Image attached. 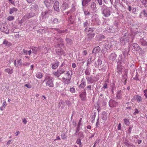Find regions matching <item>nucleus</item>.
<instances>
[{"mask_svg":"<svg viewBox=\"0 0 147 147\" xmlns=\"http://www.w3.org/2000/svg\"><path fill=\"white\" fill-rule=\"evenodd\" d=\"M88 32H92L94 31V29L93 28H89V29L88 30Z\"/></svg>","mask_w":147,"mask_h":147,"instance_id":"62","label":"nucleus"},{"mask_svg":"<svg viewBox=\"0 0 147 147\" xmlns=\"http://www.w3.org/2000/svg\"><path fill=\"white\" fill-rule=\"evenodd\" d=\"M76 143L77 144H78L80 146V145L82 144L81 142V139L80 138L77 139L76 141Z\"/></svg>","mask_w":147,"mask_h":147,"instance_id":"46","label":"nucleus"},{"mask_svg":"<svg viewBox=\"0 0 147 147\" xmlns=\"http://www.w3.org/2000/svg\"><path fill=\"white\" fill-rule=\"evenodd\" d=\"M63 103V101L62 100H60L59 102V103L58 104V107L59 108L60 107L61 104Z\"/></svg>","mask_w":147,"mask_h":147,"instance_id":"56","label":"nucleus"},{"mask_svg":"<svg viewBox=\"0 0 147 147\" xmlns=\"http://www.w3.org/2000/svg\"><path fill=\"white\" fill-rule=\"evenodd\" d=\"M88 25V22L87 20H86L84 23V27H86V28L85 29V31H87V27Z\"/></svg>","mask_w":147,"mask_h":147,"instance_id":"45","label":"nucleus"},{"mask_svg":"<svg viewBox=\"0 0 147 147\" xmlns=\"http://www.w3.org/2000/svg\"><path fill=\"white\" fill-rule=\"evenodd\" d=\"M96 113L95 112H94V115L92 116V117L91 119V121L92 122V123H93L94 122V119H95L96 116Z\"/></svg>","mask_w":147,"mask_h":147,"instance_id":"40","label":"nucleus"},{"mask_svg":"<svg viewBox=\"0 0 147 147\" xmlns=\"http://www.w3.org/2000/svg\"><path fill=\"white\" fill-rule=\"evenodd\" d=\"M18 9L16 8H15L14 7H13L12 8H11L10 9V11L9 12V13L11 14L13 13H14V12L15 11H17Z\"/></svg>","mask_w":147,"mask_h":147,"instance_id":"27","label":"nucleus"},{"mask_svg":"<svg viewBox=\"0 0 147 147\" xmlns=\"http://www.w3.org/2000/svg\"><path fill=\"white\" fill-rule=\"evenodd\" d=\"M22 53V54H24V55H26L28 54V51L25 49H23Z\"/></svg>","mask_w":147,"mask_h":147,"instance_id":"54","label":"nucleus"},{"mask_svg":"<svg viewBox=\"0 0 147 147\" xmlns=\"http://www.w3.org/2000/svg\"><path fill=\"white\" fill-rule=\"evenodd\" d=\"M35 15V14L33 12L30 13L25 15L23 17L25 20L28 19L33 17Z\"/></svg>","mask_w":147,"mask_h":147,"instance_id":"6","label":"nucleus"},{"mask_svg":"<svg viewBox=\"0 0 147 147\" xmlns=\"http://www.w3.org/2000/svg\"><path fill=\"white\" fill-rule=\"evenodd\" d=\"M64 52V51L62 49H58L56 50V53L59 55H61Z\"/></svg>","mask_w":147,"mask_h":147,"instance_id":"24","label":"nucleus"},{"mask_svg":"<svg viewBox=\"0 0 147 147\" xmlns=\"http://www.w3.org/2000/svg\"><path fill=\"white\" fill-rule=\"evenodd\" d=\"M141 13H142L146 17H147V12H146V11L145 9L143 10L141 12Z\"/></svg>","mask_w":147,"mask_h":147,"instance_id":"51","label":"nucleus"},{"mask_svg":"<svg viewBox=\"0 0 147 147\" xmlns=\"http://www.w3.org/2000/svg\"><path fill=\"white\" fill-rule=\"evenodd\" d=\"M121 90L118 91L116 94V97L118 98H120L121 97Z\"/></svg>","mask_w":147,"mask_h":147,"instance_id":"35","label":"nucleus"},{"mask_svg":"<svg viewBox=\"0 0 147 147\" xmlns=\"http://www.w3.org/2000/svg\"><path fill=\"white\" fill-rule=\"evenodd\" d=\"M67 137V136L66 134L65 133H63L61 135V138L63 139H65Z\"/></svg>","mask_w":147,"mask_h":147,"instance_id":"47","label":"nucleus"},{"mask_svg":"<svg viewBox=\"0 0 147 147\" xmlns=\"http://www.w3.org/2000/svg\"><path fill=\"white\" fill-rule=\"evenodd\" d=\"M117 57V55L115 53H112L110 55L109 57L110 59L112 61H114L115 60Z\"/></svg>","mask_w":147,"mask_h":147,"instance_id":"16","label":"nucleus"},{"mask_svg":"<svg viewBox=\"0 0 147 147\" xmlns=\"http://www.w3.org/2000/svg\"><path fill=\"white\" fill-rule=\"evenodd\" d=\"M141 2L146 7H147V0H140Z\"/></svg>","mask_w":147,"mask_h":147,"instance_id":"43","label":"nucleus"},{"mask_svg":"<svg viewBox=\"0 0 147 147\" xmlns=\"http://www.w3.org/2000/svg\"><path fill=\"white\" fill-rule=\"evenodd\" d=\"M123 143L126 146H132V144L130 143L126 139L125 140V141L124 142H123Z\"/></svg>","mask_w":147,"mask_h":147,"instance_id":"36","label":"nucleus"},{"mask_svg":"<svg viewBox=\"0 0 147 147\" xmlns=\"http://www.w3.org/2000/svg\"><path fill=\"white\" fill-rule=\"evenodd\" d=\"M92 58H90L88 59L87 61V66H88L91 63V60Z\"/></svg>","mask_w":147,"mask_h":147,"instance_id":"55","label":"nucleus"},{"mask_svg":"<svg viewBox=\"0 0 147 147\" xmlns=\"http://www.w3.org/2000/svg\"><path fill=\"white\" fill-rule=\"evenodd\" d=\"M132 128L131 127H129V128L128 129V133H129V134H130V133L131 132Z\"/></svg>","mask_w":147,"mask_h":147,"instance_id":"61","label":"nucleus"},{"mask_svg":"<svg viewBox=\"0 0 147 147\" xmlns=\"http://www.w3.org/2000/svg\"><path fill=\"white\" fill-rule=\"evenodd\" d=\"M25 86L27 87L28 88H30L32 87L29 84H27L24 85Z\"/></svg>","mask_w":147,"mask_h":147,"instance_id":"59","label":"nucleus"},{"mask_svg":"<svg viewBox=\"0 0 147 147\" xmlns=\"http://www.w3.org/2000/svg\"><path fill=\"white\" fill-rule=\"evenodd\" d=\"M95 35V33H88L87 34L86 40L88 41H90L92 40V39Z\"/></svg>","mask_w":147,"mask_h":147,"instance_id":"9","label":"nucleus"},{"mask_svg":"<svg viewBox=\"0 0 147 147\" xmlns=\"http://www.w3.org/2000/svg\"><path fill=\"white\" fill-rule=\"evenodd\" d=\"M38 6L36 4H35L34 5H32V7L30 8V10L32 11H35L38 8Z\"/></svg>","mask_w":147,"mask_h":147,"instance_id":"23","label":"nucleus"},{"mask_svg":"<svg viewBox=\"0 0 147 147\" xmlns=\"http://www.w3.org/2000/svg\"><path fill=\"white\" fill-rule=\"evenodd\" d=\"M59 65V62H57L54 63L53 65H52V68L53 69H55Z\"/></svg>","mask_w":147,"mask_h":147,"instance_id":"32","label":"nucleus"},{"mask_svg":"<svg viewBox=\"0 0 147 147\" xmlns=\"http://www.w3.org/2000/svg\"><path fill=\"white\" fill-rule=\"evenodd\" d=\"M107 29L109 30V32L111 33L117 31V30L115 28H114L112 26H110L109 27H108L107 28Z\"/></svg>","mask_w":147,"mask_h":147,"instance_id":"22","label":"nucleus"},{"mask_svg":"<svg viewBox=\"0 0 147 147\" xmlns=\"http://www.w3.org/2000/svg\"><path fill=\"white\" fill-rule=\"evenodd\" d=\"M90 8L93 11H96L97 9L96 3L94 2L91 3Z\"/></svg>","mask_w":147,"mask_h":147,"instance_id":"15","label":"nucleus"},{"mask_svg":"<svg viewBox=\"0 0 147 147\" xmlns=\"http://www.w3.org/2000/svg\"><path fill=\"white\" fill-rule=\"evenodd\" d=\"M65 41L69 45H71L73 43V41L72 40L69 38H66L65 39Z\"/></svg>","mask_w":147,"mask_h":147,"instance_id":"33","label":"nucleus"},{"mask_svg":"<svg viewBox=\"0 0 147 147\" xmlns=\"http://www.w3.org/2000/svg\"><path fill=\"white\" fill-rule=\"evenodd\" d=\"M44 2L47 7H49L50 3H51V2L49 0H45Z\"/></svg>","mask_w":147,"mask_h":147,"instance_id":"28","label":"nucleus"},{"mask_svg":"<svg viewBox=\"0 0 147 147\" xmlns=\"http://www.w3.org/2000/svg\"><path fill=\"white\" fill-rule=\"evenodd\" d=\"M36 77L37 78L39 79L42 78L43 76L42 74L41 73H38L36 74Z\"/></svg>","mask_w":147,"mask_h":147,"instance_id":"44","label":"nucleus"},{"mask_svg":"<svg viewBox=\"0 0 147 147\" xmlns=\"http://www.w3.org/2000/svg\"><path fill=\"white\" fill-rule=\"evenodd\" d=\"M14 64L15 66L18 67L19 65L21 66L22 65L21 59H18L14 61Z\"/></svg>","mask_w":147,"mask_h":147,"instance_id":"13","label":"nucleus"},{"mask_svg":"<svg viewBox=\"0 0 147 147\" xmlns=\"http://www.w3.org/2000/svg\"><path fill=\"white\" fill-rule=\"evenodd\" d=\"M91 0H82V5L83 6H85L86 5H88V3Z\"/></svg>","mask_w":147,"mask_h":147,"instance_id":"25","label":"nucleus"},{"mask_svg":"<svg viewBox=\"0 0 147 147\" xmlns=\"http://www.w3.org/2000/svg\"><path fill=\"white\" fill-rule=\"evenodd\" d=\"M82 124L78 123V124L77 127L76 128V133H78L80 129V126Z\"/></svg>","mask_w":147,"mask_h":147,"instance_id":"41","label":"nucleus"},{"mask_svg":"<svg viewBox=\"0 0 147 147\" xmlns=\"http://www.w3.org/2000/svg\"><path fill=\"white\" fill-rule=\"evenodd\" d=\"M62 81L65 84H68L70 83V81L71 80V76H69V77L67 78H65L63 77L62 78Z\"/></svg>","mask_w":147,"mask_h":147,"instance_id":"12","label":"nucleus"},{"mask_svg":"<svg viewBox=\"0 0 147 147\" xmlns=\"http://www.w3.org/2000/svg\"><path fill=\"white\" fill-rule=\"evenodd\" d=\"M100 51V49L99 46L95 47L92 51V53L95 54L98 53Z\"/></svg>","mask_w":147,"mask_h":147,"instance_id":"14","label":"nucleus"},{"mask_svg":"<svg viewBox=\"0 0 147 147\" xmlns=\"http://www.w3.org/2000/svg\"><path fill=\"white\" fill-rule=\"evenodd\" d=\"M60 21V20L57 18H53L51 20V23L53 24H57Z\"/></svg>","mask_w":147,"mask_h":147,"instance_id":"17","label":"nucleus"},{"mask_svg":"<svg viewBox=\"0 0 147 147\" xmlns=\"http://www.w3.org/2000/svg\"><path fill=\"white\" fill-rule=\"evenodd\" d=\"M3 44L5 45L6 46L9 47L11 46L12 44L10 42H8L6 40L4 39L3 43Z\"/></svg>","mask_w":147,"mask_h":147,"instance_id":"20","label":"nucleus"},{"mask_svg":"<svg viewBox=\"0 0 147 147\" xmlns=\"http://www.w3.org/2000/svg\"><path fill=\"white\" fill-rule=\"evenodd\" d=\"M139 113V111L138 110V109L136 108L134 109V112L133 113L134 115H136V114Z\"/></svg>","mask_w":147,"mask_h":147,"instance_id":"53","label":"nucleus"},{"mask_svg":"<svg viewBox=\"0 0 147 147\" xmlns=\"http://www.w3.org/2000/svg\"><path fill=\"white\" fill-rule=\"evenodd\" d=\"M5 71L8 73L9 74H11L13 72V70L12 69H5Z\"/></svg>","mask_w":147,"mask_h":147,"instance_id":"39","label":"nucleus"},{"mask_svg":"<svg viewBox=\"0 0 147 147\" xmlns=\"http://www.w3.org/2000/svg\"><path fill=\"white\" fill-rule=\"evenodd\" d=\"M59 40L61 41V42L58 44V46L60 48V49H62L64 47V45L62 41V39L59 38Z\"/></svg>","mask_w":147,"mask_h":147,"instance_id":"19","label":"nucleus"},{"mask_svg":"<svg viewBox=\"0 0 147 147\" xmlns=\"http://www.w3.org/2000/svg\"><path fill=\"white\" fill-rule=\"evenodd\" d=\"M102 119L103 120H106L107 118V113L106 112L102 113L101 115Z\"/></svg>","mask_w":147,"mask_h":147,"instance_id":"18","label":"nucleus"},{"mask_svg":"<svg viewBox=\"0 0 147 147\" xmlns=\"http://www.w3.org/2000/svg\"><path fill=\"white\" fill-rule=\"evenodd\" d=\"M86 83L85 79L83 78L81 81V84L79 85V88L82 89H84L86 86Z\"/></svg>","mask_w":147,"mask_h":147,"instance_id":"8","label":"nucleus"},{"mask_svg":"<svg viewBox=\"0 0 147 147\" xmlns=\"http://www.w3.org/2000/svg\"><path fill=\"white\" fill-rule=\"evenodd\" d=\"M91 70L90 68L88 67L85 71V74L86 75L89 76L90 74Z\"/></svg>","mask_w":147,"mask_h":147,"instance_id":"38","label":"nucleus"},{"mask_svg":"<svg viewBox=\"0 0 147 147\" xmlns=\"http://www.w3.org/2000/svg\"><path fill=\"white\" fill-rule=\"evenodd\" d=\"M136 99L138 102L142 101V98L141 96L138 95L136 96Z\"/></svg>","mask_w":147,"mask_h":147,"instance_id":"34","label":"nucleus"},{"mask_svg":"<svg viewBox=\"0 0 147 147\" xmlns=\"http://www.w3.org/2000/svg\"><path fill=\"white\" fill-rule=\"evenodd\" d=\"M3 28H4V29L3 30V31L4 32H5V33L7 34H8V33H9V30H7V28L6 29H5V27H3Z\"/></svg>","mask_w":147,"mask_h":147,"instance_id":"52","label":"nucleus"},{"mask_svg":"<svg viewBox=\"0 0 147 147\" xmlns=\"http://www.w3.org/2000/svg\"><path fill=\"white\" fill-rule=\"evenodd\" d=\"M101 11L102 14L105 17L109 16L111 13L110 9L104 5L102 6Z\"/></svg>","mask_w":147,"mask_h":147,"instance_id":"1","label":"nucleus"},{"mask_svg":"<svg viewBox=\"0 0 147 147\" xmlns=\"http://www.w3.org/2000/svg\"><path fill=\"white\" fill-rule=\"evenodd\" d=\"M70 91L71 92L74 93L75 92V88H74V87L71 88L70 89Z\"/></svg>","mask_w":147,"mask_h":147,"instance_id":"58","label":"nucleus"},{"mask_svg":"<svg viewBox=\"0 0 147 147\" xmlns=\"http://www.w3.org/2000/svg\"><path fill=\"white\" fill-rule=\"evenodd\" d=\"M144 96L146 98H147V89L144 90Z\"/></svg>","mask_w":147,"mask_h":147,"instance_id":"57","label":"nucleus"},{"mask_svg":"<svg viewBox=\"0 0 147 147\" xmlns=\"http://www.w3.org/2000/svg\"><path fill=\"white\" fill-rule=\"evenodd\" d=\"M86 91H83L81 92L79 94V97L82 101H85L86 99Z\"/></svg>","mask_w":147,"mask_h":147,"instance_id":"5","label":"nucleus"},{"mask_svg":"<svg viewBox=\"0 0 147 147\" xmlns=\"http://www.w3.org/2000/svg\"><path fill=\"white\" fill-rule=\"evenodd\" d=\"M86 79H87L88 81L90 82V81L91 80V77L90 78L88 76H86Z\"/></svg>","mask_w":147,"mask_h":147,"instance_id":"63","label":"nucleus"},{"mask_svg":"<svg viewBox=\"0 0 147 147\" xmlns=\"http://www.w3.org/2000/svg\"><path fill=\"white\" fill-rule=\"evenodd\" d=\"M30 47L32 50V53L35 54H36L38 51V48L33 46L31 47Z\"/></svg>","mask_w":147,"mask_h":147,"instance_id":"26","label":"nucleus"},{"mask_svg":"<svg viewBox=\"0 0 147 147\" xmlns=\"http://www.w3.org/2000/svg\"><path fill=\"white\" fill-rule=\"evenodd\" d=\"M123 68V66L121 65H118L117 66V71L120 72L121 71L122 69Z\"/></svg>","mask_w":147,"mask_h":147,"instance_id":"37","label":"nucleus"},{"mask_svg":"<svg viewBox=\"0 0 147 147\" xmlns=\"http://www.w3.org/2000/svg\"><path fill=\"white\" fill-rule=\"evenodd\" d=\"M46 85L49 87H53L54 86L53 81L51 79H49L46 82Z\"/></svg>","mask_w":147,"mask_h":147,"instance_id":"7","label":"nucleus"},{"mask_svg":"<svg viewBox=\"0 0 147 147\" xmlns=\"http://www.w3.org/2000/svg\"><path fill=\"white\" fill-rule=\"evenodd\" d=\"M92 89V87L91 85H89L87 86L84 90V91L87 90L88 92H89V91L91 90Z\"/></svg>","mask_w":147,"mask_h":147,"instance_id":"31","label":"nucleus"},{"mask_svg":"<svg viewBox=\"0 0 147 147\" xmlns=\"http://www.w3.org/2000/svg\"><path fill=\"white\" fill-rule=\"evenodd\" d=\"M14 19V17L13 16H10L8 17L7 18L8 20L10 21L13 20Z\"/></svg>","mask_w":147,"mask_h":147,"instance_id":"48","label":"nucleus"},{"mask_svg":"<svg viewBox=\"0 0 147 147\" xmlns=\"http://www.w3.org/2000/svg\"><path fill=\"white\" fill-rule=\"evenodd\" d=\"M59 2L58 1L55 2L53 5V7L55 10L58 12H59L60 9L59 8Z\"/></svg>","mask_w":147,"mask_h":147,"instance_id":"11","label":"nucleus"},{"mask_svg":"<svg viewBox=\"0 0 147 147\" xmlns=\"http://www.w3.org/2000/svg\"><path fill=\"white\" fill-rule=\"evenodd\" d=\"M109 104L110 107H113L117 106L118 105V103L113 100L111 99L109 100Z\"/></svg>","mask_w":147,"mask_h":147,"instance_id":"4","label":"nucleus"},{"mask_svg":"<svg viewBox=\"0 0 147 147\" xmlns=\"http://www.w3.org/2000/svg\"><path fill=\"white\" fill-rule=\"evenodd\" d=\"M62 6L64 10H65L68 7V4L65 2H63Z\"/></svg>","mask_w":147,"mask_h":147,"instance_id":"30","label":"nucleus"},{"mask_svg":"<svg viewBox=\"0 0 147 147\" xmlns=\"http://www.w3.org/2000/svg\"><path fill=\"white\" fill-rule=\"evenodd\" d=\"M141 43L143 46H147V42L144 40H141Z\"/></svg>","mask_w":147,"mask_h":147,"instance_id":"42","label":"nucleus"},{"mask_svg":"<svg viewBox=\"0 0 147 147\" xmlns=\"http://www.w3.org/2000/svg\"><path fill=\"white\" fill-rule=\"evenodd\" d=\"M125 124L126 125H129V122L128 120L126 119H123Z\"/></svg>","mask_w":147,"mask_h":147,"instance_id":"49","label":"nucleus"},{"mask_svg":"<svg viewBox=\"0 0 147 147\" xmlns=\"http://www.w3.org/2000/svg\"><path fill=\"white\" fill-rule=\"evenodd\" d=\"M78 136L79 138H81L82 139H83L84 137V135L83 134V132L82 131H80L78 133Z\"/></svg>","mask_w":147,"mask_h":147,"instance_id":"29","label":"nucleus"},{"mask_svg":"<svg viewBox=\"0 0 147 147\" xmlns=\"http://www.w3.org/2000/svg\"><path fill=\"white\" fill-rule=\"evenodd\" d=\"M52 11H53L51 9H47L45 11L42 13L41 16L43 18H48L49 16L51 15V14L52 13Z\"/></svg>","mask_w":147,"mask_h":147,"instance_id":"3","label":"nucleus"},{"mask_svg":"<svg viewBox=\"0 0 147 147\" xmlns=\"http://www.w3.org/2000/svg\"><path fill=\"white\" fill-rule=\"evenodd\" d=\"M84 14L87 16H88L90 15V12L84 9Z\"/></svg>","mask_w":147,"mask_h":147,"instance_id":"50","label":"nucleus"},{"mask_svg":"<svg viewBox=\"0 0 147 147\" xmlns=\"http://www.w3.org/2000/svg\"><path fill=\"white\" fill-rule=\"evenodd\" d=\"M102 64V61L100 59H98L97 62L95 63V67H100Z\"/></svg>","mask_w":147,"mask_h":147,"instance_id":"21","label":"nucleus"},{"mask_svg":"<svg viewBox=\"0 0 147 147\" xmlns=\"http://www.w3.org/2000/svg\"><path fill=\"white\" fill-rule=\"evenodd\" d=\"M103 87L104 89L107 88V84L106 83H104L103 84Z\"/></svg>","mask_w":147,"mask_h":147,"instance_id":"64","label":"nucleus"},{"mask_svg":"<svg viewBox=\"0 0 147 147\" xmlns=\"http://www.w3.org/2000/svg\"><path fill=\"white\" fill-rule=\"evenodd\" d=\"M119 61H121L122 60V55H120L118 59Z\"/></svg>","mask_w":147,"mask_h":147,"instance_id":"60","label":"nucleus"},{"mask_svg":"<svg viewBox=\"0 0 147 147\" xmlns=\"http://www.w3.org/2000/svg\"><path fill=\"white\" fill-rule=\"evenodd\" d=\"M66 70V68H62L59 67L57 69L56 71L53 72V74L54 76L57 78L59 77L61 74L65 73Z\"/></svg>","mask_w":147,"mask_h":147,"instance_id":"2","label":"nucleus"},{"mask_svg":"<svg viewBox=\"0 0 147 147\" xmlns=\"http://www.w3.org/2000/svg\"><path fill=\"white\" fill-rule=\"evenodd\" d=\"M132 49L134 51H137L139 50L140 47L136 43H134L131 45Z\"/></svg>","mask_w":147,"mask_h":147,"instance_id":"10","label":"nucleus"}]
</instances>
